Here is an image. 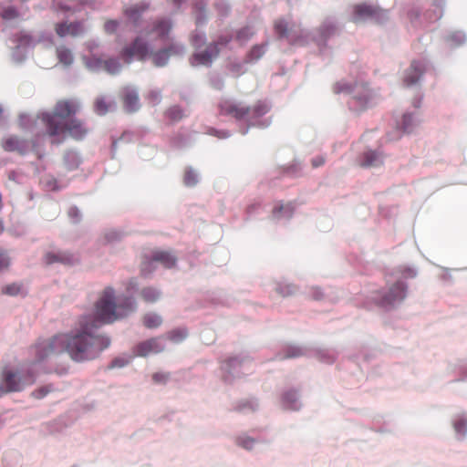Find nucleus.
I'll use <instances>...</instances> for the list:
<instances>
[{
    "label": "nucleus",
    "instance_id": "obj_7",
    "mask_svg": "<svg viewBox=\"0 0 467 467\" xmlns=\"http://www.w3.org/2000/svg\"><path fill=\"white\" fill-rule=\"evenodd\" d=\"M221 113L231 116L236 119H244L250 117V107L244 106L240 102L223 101L220 105Z\"/></svg>",
    "mask_w": 467,
    "mask_h": 467
},
{
    "label": "nucleus",
    "instance_id": "obj_40",
    "mask_svg": "<svg viewBox=\"0 0 467 467\" xmlns=\"http://www.w3.org/2000/svg\"><path fill=\"white\" fill-rule=\"evenodd\" d=\"M17 292H18V287L16 285L8 286L5 289V293L10 294V295H15Z\"/></svg>",
    "mask_w": 467,
    "mask_h": 467
},
{
    "label": "nucleus",
    "instance_id": "obj_41",
    "mask_svg": "<svg viewBox=\"0 0 467 467\" xmlns=\"http://www.w3.org/2000/svg\"><path fill=\"white\" fill-rule=\"evenodd\" d=\"M130 109L131 110H134L136 109V105H137V97L136 96H133L130 99Z\"/></svg>",
    "mask_w": 467,
    "mask_h": 467
},
{
    "label": "nucleus",
    "instance_id": "obj_33",
    "mask_svg": "<svg viewBox=\"0 0 467 467\" xmlns=\"http://www.w3.org/2000/svg\"><path fill=\"white\" fill-rule=\"evenodd\" d=\"M400 275L404 278H413L416 276V271L410 267H400L399 269Z\"/></svg>",
    "mask_w": 467,
    "mask_h": 467
},
{
    "label": "nucleus",
    "instance_id": "obj_45",
    "mask_svg": "<svg viewBox=\"0 0 467 467\" xmlns=\"http://www.w3.org/2000/svg\"><path fill=\"white\" fill-rule=\"evenodd\" d=\"M2 229V223L0 222V230Z\"/></svg>",
    "mask_w": 467,
    "mask_h": 467
},
{
    "label": "nucleus",
    "instance_id": "obj_44",
    "mask_svg": "<svg viewBox=\"0 0 467 467\" xmlns=\"http://www.w3.org/2000/svg\"><path fill=\"white\" fill-rule=\"evenodd\" d=\"M130 286L135 288L137 286V283L134 280L130 281Z\"/></svg>",
    "mask_w": 467,
    "mask_h": 467
},
{
    "label": "nucleus",
    "instance_id": "obj_11",
    "mask_svg": "<svg viewBox=\"0 0 467 467\" xmlns=\"http://www.w3.org/2000/svg\"><path fill=\"white\" fill-rule=\"evenodd\" d=\"M382 163L380 153L375 150H367L360 158L359 165L361 167L378 166Z\"/></svg>",
    "mask_w": 467,
    "mask_h": 467
},
{
    "label": "nucleus",
    "instance_id": "obj_29",
    "mask_svg": "<svg viewBox=\"0 0 467 467\" xmlns=\"http://www.w3.org/2000/svg\"><path fill=\"white\" fill-rule=\"evenodd\" d=\"M57 32L60 36H65L67 34L76 35L78 31L76 30V26L73 25H60L57 27Z\"/></svg>",
    "mask_w": 467,
    "mask_h": 467
},
{
    "label": "nucleus",
    "instance_id": "obj_34",
    "mask_svg": "<svg viewBox=\"0 0 467 467\" xmlns=\"http://www.w3.org/2000/svg\"><path fill=\"white\" fill-rule=\"evenodd\" d=\"M257 407V404H255L254 401H245L244 403H241L237 406V410L239 411H243L245 409H248L250 410H254Z\"/></svg>",
    "mask_w": 467,
    "mask_h": 467
},
{
    "label": "nucleus",
    "instance_id": "obj_31",
    "mask_svg": "<svg viewBox=\"0 0 467 467\" xmlns=\"http://www.w3.org/2000/svg\"><path fill=\"white\" fill-rule=\"evenodd\" d=\"M192 64L194 67L202 66L204 64V52L202 49L195 52L192 58Z\"/></svg>",
    "mask_w": 467,
    "mask_h": 467
},
{
    "label": "nucleus",
    "instance_id": "obj_39",
    "mask_svg": "<svg viewBox=\"0 0 467 467\" xmlns=\"http://www.w3.org/2000/svg\"><path fill=\"white\" fill-rule=\"evenodd\" d=\"M325 163V159L323 157H317L312 161V164L314 167H319Z\"/></svg>",
    "mask_w": 467,
    "mask_h": 467
},
{
    "label": "nucleus",
    "instance_id": "obj_22",
    "mask_svg": "<svg viewBox=\"0 0 467 467\" xmlns=\"http://www.w3.org/2000/svg\"><path fill=\"white\" fill-rule=\"evenodd\" d=\"M250 109H251L250 117H253V118H257V117L263 116L268 111V108H267L266 104H265L261 101L255 103L253 107H250Z\"/></svg>",
    "mask_w": 467,
    "mask_h": 467
},
{
    "label": "nucleus",
    "instance_id": "obj_13",
    "mask_svg": "<svg viewBox=\"0 0 467 467\" xmlns=\"http://www.w3.org/2000/svg\"><path fill=\"white\" fill-rule=\"evenodd\" d=\"M282 404L285 409L294 410H298L299 402L296 391L294 389L285 391L282 395Z\"/></svg>",
    "mask_w": 467,
    "mask_h": 467
},
{
    "label": "nucleus",
    "instance_id": "obj_4",
    "mask_svg": "<svg viewBox=\"0 0 467 467\" xmlns=\"http://www.w3.org/2000/svg\"><path fill=\"white\" fill-rule=\"evenodd\" d=\"M406 284L402 281H397L389 287L387 292H377L374 300L380 306L391 307L402 302L406 297Z\"/></svg>",
    "mask_w": 467,
    "mask_h": 467
},
{
    "label": "nucleus",
    "instance_id": "obj_21",
    "mask_svg": "<svg viewBox=\"0 0 467 467\" xmlns=\"http://www.w3.org/2000/svg\"><path fill=\"white\" fill-rule=\"evenodd\" d=\"M162 323L161 316L155 313H150L144 317V324L148 327H158Z\"/></svg>",
    "mask_w": 467,
    "mask_h": 467
},
{
    "label": "nucleus",
    "instance_id": "obj_32",
    "mask_svg": "<svg viewBox=\"0 0 467 467\" xmlns=\"http://www.w3.org/2000/svg\"><path fill=\"white\" fill-rule=\"evenodd\" d=\"M454 429L457 433L464 435L467 431V420L464 419L457 420L454 422Z\"/></svg>",
    "mask_w": 467,
    "mask_h": 467
},
{
    "label": "nucleus",
    "instance_id": "obj_43",
    "mask_svg": "<svg viewBox=\"0 0 467 467\" xmlns=\"http://www.w3.org/2000/svg\"><path fill=\"white\" fill-rule=\"evenodd\" d=\"M97 108H98V111H99V113H101V114H102V113H104V112L106 111V109H104V108H103V109H100V102H98Z\"/></svg>",
    "mask_w": 467,
    "mask_h": 467
},
{
    "label": "nucleus",
    "instance_id": "obj_2",
    "mask_svg": "<svg viewBox=\"0 0 467 467\" xmlns=\"http://www.w3.org/2000/svg\"><path fill=\"white\" fill-rule=\"evenodd\" d=\"M34 375L27 366L5 368L0 379V394L19 391L34 381Z\"/></svg>",
    "mask_w": 467,
    "mask_h": 467
},
{
    "label": "nucleus",
    "instance_id": "obj_5",
    "mask_svg": "<svg viewBox=\"0 0 467 467\" xmlns=\"http://www.w3.org/2000/svg\"><path fill=\"white\" fill-rule=\"evenodd\" d=\"M335 93H348L352 95L353 99L357 102L358 106L364 108L367 106L371 99V94L365 84L356 83L354 86L345 82H337L334 85Z\"/></svg>",
    "mask_w": 467,
    "mask_h": 467
},
{
    "label": "nucleus",
    "instance_id": "obj_9",
    "mask_svg": "<svg viewBox=\"0 0 467 467\" xmlns=\"http://www.w3.org/2000/svg\"><path fill=\"white\" fill-rule=\"evenodd\" d=\"M124 56L129 62L130 59H144L148 56V47L141 41H136L134 45L127 48Z\"/></svg>",
    "mask_w": 467,
    "mask_h": 467
},
{
    "label": "nucleus",
    "instance_id": "obj_8",
    "mask_svg": "<svg viewBox=\"0 0 467 467\" xmlns=\"http://www.w3.org/2000/svg\"><path fill=\"white\" fill-rule=\"evenodd\" d=\"M165 348L163 339L152 338L141 342L136 348L137 355L146 357L151 354L159 353Z\"/></svg>",
    "mask_w": 467,
    "mask_h": 467
},
{
    "label": "nucleus",
    "instance_id": "obj_14",
    "mask_svg": "<svg viewBox=\"0 0 467 467\" xmlns=\"http://www.w3.org/2000/svg\"><path fill=\"white\" fill-rule=\"evenodd\" d=\"M88 67L91 69H99V68H105L108 72L114 74L119 71V65L113 59L105 61L101 59H96V64H88Z\"/></svg>",
    "mask_w": 467,
    "mask_h": 467
},
{
    "label": "nucleus",
    "instance_id": "obj_1",
    "mask_svg": "<svg viewBox=\"0 0 467 467\" xmlns=\"http://www.w3.org/2000/svg\"><path fill=\"white\" fill-rule=\"evenodd\" d=\"M136 308L137 304L132 297L117 294L111 287L106 288L92 312L80 318L78 327L35 347L36 361L63 353L76 361L93 358L104 348V338L96 330L104 324L129 316Z\"/></svg>",
    "mask_w": 467,
    "mask_h": 467
},
{
    "label": "nucleus",
    "instance_id": "obj_36",
    "mask_svg": "<svg viewBox=\"0 0 467 467\" xmlns=\"http://www.w3.org/2000/svg\"><path fill=\"white\" fill-rule=\"evenodd\" d=\"M170 337L174 342H179L186 337V333L184 331L172 332Z\"/></svg>",
    "mask_w": 467,
    "mask_h": 467
},
{
    "label": "nucleus",
    "instance_id": "obj_16",
    "mask_svg": "<svg viewBox=\"0 0 467 467\" xmlns=\"http://www.w3.org/2000/svg\"><path fill=\"white\" fill-rule=\"evenodd\" d=\"M155 258L167 268L172 267L176 263L175 255L170 252H161L155 255Z\"/></svg>",
    "mask_w": 467,
    "mask_h": 467
},
{
    "label": "nucleus",
    "instance_id": "obj_12",
    "mask_svg": "<svg viewBox=\"0 0 467 467\" xmlns=\"http://www.w3.org/2000/svg\"><path fill=\"white\" fill-rule=\"evenodd\" d=\"M245 363L237 358H230L223 362L222 369L228 374H239Z\"/></svg>",
    "mask_w": 467,
    "mask_h": 467
},
{
    "label": "nucleus",
    "instance_id": "obj_35",
    "mask_svg": "<svg viewBox=\"0 0 467 467\" xmlns=\"http://www.w3.org/2000/svg\"><path fill=\"white\" fill-rule=\"evenodd\" d=\"M309 296L314 300H320L323 298V293L319 288L313 287L310 290Z\"/></svg>",
    "mask_w": 467,
    "mask_h": 467
},
{
    "label": "nucleus",
    "instance_id": "obj_10",
    "mask_svg": "<svg viewBox=\"0 0 467 467\" xmlns=\"http://www.w3.org/2000/svg\"><path fill=\"white\" fill-rule=\"evenodd\" d=\"M424 71V65L420 61H413L404 78L406 86H411L418 82Z\"/></svg>",
    "mask_w": 467,
    "mask_h": 467
},
{
    "label": "nucleus",
    "instance_id": "obj_23",
    "mask_svg": "<svg viewBox=\"0 0 467 467\" xmlns=\"http://www.w3.org/2000/svg\"><path fill=\"white\" fill-rule=\"evenodd\" d=\"M254 34V33L250 26H244L237 31L236 39L241 43H244L250 39Z\"/></svg>",
    "mask_w": 467,
    "mask_h": 467
},
{
    "label": "nucleus",
    "instance_id": "obj_3",
    "mask_svg": "<svg viewBox=\"0 0 467 467\" xmlns=\"http://www.w3.org/2000/svg\"><path fill=\"white\" fill-rule=\"evenodd\" d=\"M72 109L67 102H58L52 116L44 115L39 120L47 126L49 134L54 135L65 131L66 119L71 114Z\"/></svg>",
    "mask_w": 467,
    "mask_h": 467
},
{
    "label": "nucleus",
    "instance_id": "obj_37",
    "mask_svg": "<svg viewBox=\"0 0 467 467\" xmlns=\"http://www.w3.org/2000/svg\"><path fill=\"white\" fill-rule=\"evenodd\" d=\"M302 354V351L298 348H292L291 351L287 352V354L285 355V358H296Z\"/></svg>",
    "mask_w": 467,
    "mask_h": 467
},
{
    "label": "nucleus",
    "instance_id": "obj_30",
    "mask_svg": "<svg viewBox=\"0 0 467 467\" xmlns=\"http://www.w3.org/2000/svg\"><path fill=\"white\" fill-rule=\"evenodd\" d=\"M68 132L76 138H80L84 134V130L81 128L80 123L73 120L72 127L68 128Z\"/></svg>",
    "mask_w": 467,
    "mask_h": 467
},
{
    "label": "nucleus",
    "instance_id": "obj_6",
    "mask_svg": "<svg viewBox=\"0 0 467 467\" xmlns=\"http://www.w3.org/2000/svg\"><path fill=\"white\" fill-rule=\"evenodd\" d=\"M383 12L382 9L366 3L358 4L353 6L352 20L358 23L368 19H376L381 16Z\"/></svg>",
    "mask_w": 467,
    "mask_h": 467
},
{
    "label": "nucleus",
    "instance_id": "obj_17",
    "mask_svg": "<svg viewBox=\"0 0 467 467\" xmlns=\"http://www.w3.org/2000/svg\"><path fill=\"white\" fill-rule=\"evenodd\" d=\"M229 41H230V39L225 38L223 40V42L210 44L209 46H207L206 47V55H205L206 64L219 54V52H220L219 45L225 46Z\"/></svg>",
    "mask_w": 467,
    "mask_h": 467
},
{
    "label": "nucleus",
    "instance_id": "obj_19",
    "mask_svg": "<svg viewBox=\"0 0 467 467\" xmlns=\"http://www.w3.org/2000/svg\"><path fill=\"white\" fill-rule=\"evenodd\" d=\"M275 31L279 37L284 38L288 36V23L282 18L275 21Z\"/></svg>",
    "mask_w": 467,
    "mask_h": 467
},
{
    "label": "nucleus",
    "instance_id": "obj_15",
    "mask_svg": "<svg viewBox=\"0 0 467 467\" xmlns=\"http://www.w3.org/2000/svg\"><path fill=\"white\" fill-rule=\"evenodd\" d=\"M414 119L411 114L402 115L400 120L397 121V128L402 131V133H410L414 128Z\"/></svg>",
    "mask_w": 467,
    "mask_h": 467
},
{
    "label": "nucleus",
    "instance_id": "obj_25",
    "mask_svg": "<svg viewBox=\"0 0 467 467\" xmlns=\"http://www.w3.org/2000/svg\"><path fill=\"white\" fill-rule=\"evenodd\" d=\"M152 57V62L156 66H163L166 64L168 58H169V53L168 51H161L157 54L150 55Z\"/></svg>",
    "mask_w": 467,
    "mask_h": 467
},
{
    "label": "nucleus",
    "instance_id": "obj_27",
    "mask_svg": "<svg viewBox=\"0 0 467 467\" xmlns=\"http://www.w3.org/2000/svg\"><path fill=\"white\" fill-rule=\"evenodd\" d=\"M199 177L195 171L190 168L185 172V183L189 186H192L198 182Z\"/></svg>",
    "mask_w": 467,
    "mask_h": 467
},
{
    "label": "nucleus",
    "instance_id": "obj_18",
    "mask_svg": "<svg viewBox=\"0 0 467 467\" xmlns=\"http://www.w3.org/2000/svg\"><path fill=\"white\" fill-rule=\"evenodd\" d=\"M141 296L144 300L152 303L160 299L161 294L160 290L155 287H145L141 292Z\"/></svg>",
    "mask_w": 467,
    "mask_h": 467
},
{
    "label": "nucleus",
    "instance_id": "obj_26",
    "mask_svg": "<svg viewBox=\"0 0 467 467\" xmlns=\"http://www.w3.org/2000/svg\"><path fill=\"white\" fill-rule=\"evenodd\" d=\"M59 61L64 65H69L72 62V54L66 48H60L57 51Z\"/></svg>",
    "mask_w": 467,
    "mask_h": 467
},
{
    "label": "nucleus",
    "instance_id": "obj_20",
    "mask_svg": "<svg viewBox=\"0 0 467 467\" xmlns=\"http://www.w3.org/2000/svg\"><path fill=\"white\" fill-rule=\"evenodd\" d=\"M265 54V46L264 45H255L254 46L249 53L247 54L246 60L247 62H252L257 60L263 57Z\"/></svg>",
    "mask_w": 467,
    "mask_h": 467
},
{
    "label": "nucleus",
    "instance_id": "obj_42",
    "mask_svg": "<svg viewBox=\"0 0 467 467\" xmlns=\"http://www.w3.org/2000/svg\"><path fill=\"white\" fill-rule=\"evenodd\" d=\"M287 289H288V291H287V292H284L283 290H281V292H280V293H281L283 296H289V295H292V294H293L292 287L287 286Z\"/></svg>",
    "mask_w": 467,
    "mask_h": 467
},
{
    "label": "nucleus",
    "instance_id": "obj_24",
    "mask_svg": "<svg viewBox=\"0 0 467 467\" xmlns=\"http://www.w3.org/2000/svg\"><path fill=\"white\" fill-rule=\"evenodd\" d=\"M236 443L246 450H251L255 444V440L247 436H240L236 438Z\"/></svg>",
    "mask_w": 467,
    "mask_h": 467
},
{
    "label": "nucleus",
    "instance_id": "obj_28",
    "mask_svg": "<svg viewBox=\"0 0 467 467\" xmlns=\"http://www.w3.org/2000/svg\"><path fill=\"white\" fill-rule=\"evenodd\" d=\"M11 257L3 250H0V273L6 270L11 265Z\"/></svg>",
    "mask_w": 467,
    "mask_h": 467
},
{
    "label": "nucleus",
    "instance_id": "obj_38",
    "mask_svg": "<svg viewBox=\"0 0 467 467\" xmlns=\"http://www.w3.org/2000/svg\"><path fill=\"white\" fill-rule=\"evenodd\" d=\"M284 209L288 210V212H289V213L291 212V208H290V206H289V205L285 206V205H283V204H280V205H278V206L275 207V209H274V211H273V212H274V214H275V216H278V213H280L282 212V210H284Z\"/></svg>",
    "mask_w": 467,
    "mask_h": 467
}]
</instances>
